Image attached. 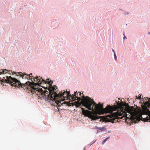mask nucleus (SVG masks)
Segmentation results:
<instances>
[{
  "mask_svg": "<svg viewBox=\"0 0 150 150\" xmlns=\"http://www.w3.org/2000/svg\"><path fill=\"white\" fill-rule=\"evenodd\" d=\"M13 72H12L10 70H7L6 69H0V75L5 74L6 73L11 75V73H12L13 75L14 74L16 75V74L13 73Z\"/></svg>",
  "mask_w": 150,
  "mask_h": 150,
  "instance_id": "nucleus-4",
  "label": "nucleus"
},
{
  "mask_svg": "<svg viewBox=\"0 0 150 150\" xmlns=\"http://www.w3.org/2000/svg\"><path fill=\"white\" fill-rule=\"evenodd\" d=\"M79 93H77V91L74 92V94H71L70 91H64L63 93H61L59 95L60 96H63V101L67 99V97L71 101L74 102L72 103V105H74L77 107H79L81 105L85 107L89 110H93L96 112L99 111L101 114L110 113L107 115L109 118H107L106 121L108 122L114 123L116 119H122L124 117L129 118L134 121H137V112L134 110V107L129 105L128 103H126L120 104L118 103L119 109L116 112H113L114 108L110 105H108L105 108H103V104H101L100 102L98 104L96 103L93 99L87 96L83 100H81V92Z\"/></svg>",
  "mask_w": 150,
  "mask_h": 150,
  "instance_id": "nucleus-1",
  "label": "nucleus"
},
{
  "mask_svg": "<svg viewBox=\"0 0 150 150\" xmlns=\"http://www.w3.org/2000/svg\"><path fill=\"white\" fill-rule=\"evenodd\" d=\"M52 82L51 81H49L48 84L52 87V92H50L47 91L43 90L42 88H39L38 87V88H34V90L35 91L36 94L38 96V97L41 100H45V101L49 103L52 105H54L55 107L58 109V111L60 109L58 108V107H60L63 104H66L67 102H64L61 103L63 98V96H60L59 95L62 92L63 93L65 90L59 92V93H56L55 91H56L57 89V86L55 85H54L52 86Z\"/></svg>",
  "mask_w": 150,
  "mask_h": 150,
  "instance_id": "nucleus-3",
  "label": "nucleus"
},
{
  "mask_svg": "<svg viewBox=\"0 0 150 150\" xmlns=\"http://www.w3.org/2000/svg\"><path fill=\"white\" fill-rule=\"evenodd\" d=\"M68 105V106H71V105Z\"/></svg>",
  "mask_w": 150,
  "mask_h": 150,
  "instance_id": "nucleus-17",
  "label": "nucleus"
},
{
  "mask_svg": "<svg viewBox=\"0 0 150 150\" xmlns=\"http://www.w3.org/2000/svg\"><path fill=\"white\" fill-rule=\"evenodd\" d=\"M112 52H113L114 54L116 53L115 51L113 49H112Z\"/></svg>",
  "mask_w": 150,
  "mask_h": 150,
  "instance_id": "nucleus-14",
  "label": "nucleus"
},
{
  "mask_svg": "<svg viewBox=\"0 0 150 150\" xmlns=\"http://www.w3.org/2000/svg\"><path fill=\"white\" fill-rule=\"evenodd\" d=\"M85 147H84V149H83V150H85Z\"/></svg>",
  "mask_w": 150,
  "mask_h": 150,
  "instance_id": "nucleus-18",
  "label": "nucleus"
},
{
  "mask_svg": "<svg viewBox=\"0 0 150 150\" xmlns=\"http://www.w3.org/2000/svg\"><path fill=\"white\" fill-rule=\"evenodd\" d=\"M136 98L137 99H141V95L140 94H139L138 95V96H136Z\"/></svg>",
  "mask_w": 150,
  "mask_h": 150,
  "instance_id": "nucleus-9",
  "label": "nucleus"
},
{
  "mask_svg": "<svg viewBox=\"0 0 150 150\" xmlns=\"http://www.w3.org/2000/svg\"><path fill=\"white\" fill-rule=\"evenodd\" d=\"M95 128L99 132L102 131L104 130L105 129V128L104 127H98L97 126H96Z\"/></svg>",
  "mask_w": 150,
  "mask_h": 150,
  "instance_id": "nucleus-7",
  "label": "nucleus"
},
{
  "mask_svg": "<svg viewBox=\"0 0 150 150\" xmlns=\"http://www.w3.org/2000/svg\"><path fill=\"white\" fill-rule=\"evenodd\" d=\"M81 109L82 114L85 116H88L89 115V113H90V111L87 110L85 108H82Z\"/></svg>",
  "mask_w": 150,
  "mask_h": 150,
  "instance_id": "nucleus-5",
  "label": "nucleus"
},
{
  "mask_svg": "<svg viewBox=\"0 0 150 150\" xmlns=\"http://www.w3.org/2000/svg\"><path fill=\"white\" fill-rule=\"evenodd\" d=\"M124 37L123 38V39H125V38H126V36H125V35H124Z\"/></svg>",
  "mask_w": 150,
  "mask_h": 150,
  "instance_id": "nucleus-15",
  "label": "nucleus"
},
{
  "mask_svg": "<svg viewBox=\"0 0 150 150\" xmlns=\"http://www.w3.org/2000/svg\"><path fill=\"white\" fill-rule=\"evenodd\" d=\"M92 120H96L98 119V117L97 116H95L92 114H90L89 113V115L88 116Z\"/></svg>",
  "mask_w": 150,
  "mask_h": 150,
  "instance_id": "nucleus-6",
  "label": "nucleus"
},
{
  "mask_svg": "<svg viewBox=\"0 0 150 150\" xmlns=\"http://www.w3.org/2000/svg\"><path fill=\"white\" fill-rule=\"evenodd\" d=\"M114 55L115 60L116 61H117V56H116V53L115 54H114Z\"/></svg>",
  "mask_w": 150,
  "mask_h": 150,
  "instance_id": "nucleus-11",
  "label": "nucleus"
},
{
  "mask_svg": "<svg viewBox=\"0 0 150 150\" xmlns=\"http://www.w3.org/2000/svg\"><path fill=\"white\" fill-rule=\"evenodd\" d=\"M125 15H126L129 14V13L128 12H125L124 13Z\"/></svg>",
  "mask_w": 150,
  "mask_h": 150,
  "instance_id": "nucleus-12",
  "label": "nucleus"
},
{
  "mask_svg": "<svg viewBox=\"0 0 150 150\" xmlns=\"http://www.w3.org/2000/svg\"><path fill=\"white\" fill-rule=\"evenodd\" d=\"M110 138V137H108L106 138L105 139H104V140L103 141V142H102V144H104V143L106 142L108 139H109Z\"/></svg>",
  "mask_w": 150,
  "mask_h": 150,
  "instance_id": "nucleus-8",
  "label": "nucleus"
},
{
  "mask_svg": "<svg viewBox=\"0 0 150 150\" xmlns=\"http://www.w3.org/2000/svg\"><path fill=\"white\" fill-rule=\"evenodd\" d=\"M96 142V140L94 142H93L92 144H88V145H89L90 146H91L93 144H94Z\"/></svg>",
  "mask_w": 150,
  "mask_h": 150,
  "instance_id": "nucleus-13",
  "label": "nucleus"
},
{
  "mask_svg": "<svg viewBox=\"0 0 150 150\" xmlns=\"http://www.w3.org/2000/svg\"><path fill=\"white\" fill-rule=\"evenodd\" d=\"M48 90L49 91H50H50H51V90H50V89H48Z\"/></svg>",
  "mask_w": 150,
  "mask_h": 150,
  "instance_id": "nucleus-16",
  "label": "nucleus"
},
{
  "mask_svg": "<svg viewBox=\"0 0 150 150\" xmlns=\"http://www.w3.org/2000/svg\"><path fill=\"white\" fill-rule=\"evenodd\" d=\"M13 73L16 74V75L17 77H22L23 79H27L30 80L32 82L28 81L25 83H22L20 81L15 78H13L11 76H7L6 77V79L4 77L5 81L7 83L11 84L12 85H15L17 87H21L23 88H27L29 86L31 87L33 91L35 93V91L34 90V88H38V86H42L44 87L45 89H48L47 87L45 88V87H42L41 85H43V84H46L47 82L44 80L40 76H36L34 78H33V80L31 78L30 75H32L31 73L29 75L25 73H23L21 72H13Z\"/></svg>",
  "mask_w": 150,
  "mask_h": 150,
  "instance_id": "nucleus-2",
  "label": "nucleus"
},
{
  "mask_svg": "<svg viewBox=\"0 0 150 150\" xmlns=\"http://www.w3.org/2000/svg\"><path fill=\"white\" fill-rule=\"evenodd\" d=\"M144 99L145 100H147L148 99V102L149 103L150 102V98H148L147 97H145Z\"/></svg>",
  "mask_w": 150,
  "mask_h": 150,
  "instance_id": "nucleus-10",
  "label": "nucleus"
}]
</instances>
